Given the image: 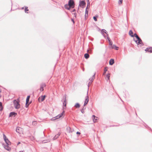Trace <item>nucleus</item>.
<instances>
[{"label": "nucleus", "instance_id": "9d476101", "mask_svg": "<svg viewBox=\"0 0 152 152\" xmlns=\"http://www.w3.org/2000/svg\"><path fill=\"white\" fill-rule=\"evenodd\" d=\"M45 95L42 96L41 97H39L38 100L39 101L42 102L45 99Z\"/></svg>", "mask_w": 152, "mask_h": 152}, {"label": "nucleus", "instance_id": "1a4fd4ad", "mask_svg": "<svg viewBox=\"0 0 152 152\" xmlns=\"http://www.w3.org/2000/svg\"><path fill=\"white\" fill-rule=\"evenodd\" d=\"M30 96H28L27 97V98H26V107H27L28 106V105L29 104H28V102L29 101V99H30Z\"/></svg>", "mask_w": 152, "mask_h": 152}, {"label": "nucleus", "instance_id": "2eb2a0df", "mask_svg": "<svg viewBox=\"0 0 152 152\" xmlns=\"http://www.w3.org/2000/svg\"><path fill=\"white\" fill-rule=\"evenodd\" d=\"M66 130L67 132L69 133L72 132L73 131V130H72L69 127H67V128Z\"/></svg>", "mask_w": 152, "mask_h": 152}, {"label": "nucleus", "instance_id": "a211bd4d", "mask_svg": "<svg viewBox=\"0 0 152 152\" xmlns=\"http://www.w3.org/2000/svg\"><path fill=\"white\" fill-rule=\"evenodd\" d=\"M93 120L94 123L96 122L97 118V117H96L95 115H93L92 116Z\"/></svg>", "mask_w": 152, "mask_h": 152}, {"label": "nucleus", "instance_id": "de8ad7c7", "mask_svg": "<svg viewBox=\"0 0 152 152\" xmlns=\"http://www.w3.org/2000/svg\"><path fill=\"white\" fill-rule=\"evenodd\" d=\"M88 87H89V86L88 87Z\"/></svg>", "mask_w": 152, "mask_h": 152}, {"label": "nucleus", "instance_id": "aec40b11", "mask_svg": "<svg viewBox=\"0 0 152 152\" xmlns=\"http://www.w3.org/2000/svg\"><path fill=\"white\" fill-rule=\"evenodd\" d=\"M66 96L64 99V102H63V105L65 107H66Z\"/></svg>", "mask_w": 152, "mask_h": 152}, {"label": "nucleus", "instance_id": "473e14b6", "mask_svg": "<svg viewBox=\"0 0 152 152\" xmlns=\"http://www.w3.org/2000/svg\"><path fill=\"white\" fill-rule=\"evenodd\" d=\"M27 8H28V7H25V11L26 12L27 11H28V10L27 9Z\"/></svg>", "mask_w": 152, "mask_h": 152}, {"label": "nucleus", "instance_id": "412c9836", "mask_svg": "<svg viewBox=\"0 0 152 152\" xmlns=\"http://www.w3.org/2000/svg\"><path fill=\"white\" fill-rule=\"evenodd\" d=\"M60 133H59L57 135H56L53 138V140H55L56 139H57L58 136L60 135Z\"/></svg>", "mask_w": 152, "mask_h": 152}, {"label": "nucleus", "instance_id": "37998d69", "mask_svg": "<svg viewBox=\"0 0 152 152\" xmlns=\"http://www.w3.org/2000/svg\"><path fill=\"white\" fill-rule=\"evenodd\" d=\"M76 13H74V15H75V17H76V15H75Z\"/></svg>", "mask_w": 152, "mask_h": 152}, {"label": "nucleus", "instance_id": "a19ab883", "mask_svg": "<svg viewBox=\"0 0 152 152\" xmlns=\"http://www.w3.org/2000/svg\"><path fill=\"white\" fill-rule=\"evenodd\" d=\"M19 152H25V151H21Z\"/></svg>", "mask_w": 152, "mask_h": 152}, {"label": "nucleus", "instance_id": "58836bf2", "mask_svg": "<svg viewBox=\"0 0 152 152\" xmlns=\"http://www.w3.org/2000/svg\"><path fill=\"white\" fill-rule=\"evenodd\" d=\"M72 21L73 22V23H74V21L73 19H72Z\"/></svg>", "mask_w": 152, "mask_h": 152}, {"label": "nucleus", "instance_id": "a878e982", "mask_svg": "<svg viewBox=\"0 0 152 152\" xmlns=\"http://www.w3.org/2000/svg\"><path fill=\"white\" fill-rule=\"evenodd\" d=\"M102 34H103L104 33L105 34H107V32L106 31L105 29H102Z\"/></svg>", "mask_w": 152, "mask_h": 152}, {"label": "nucleus", "instance_id": "f03ea898", "mask_svg": "<svg viewBox=\"0 0 152 152\" xmlns=\"http://www.w3.org/2000/svg\"><path fill=\"white\" fill-rule=\"evenodd\" d=\"M13 104L15 108L16 109H18L20 107V104H19V101L14 100L13 101Z\"/></svg>", "mask_w": 152, "mask_h": 152}, {"label": "nucleus", "instance_id": "dca6fc26", "mask_svg": "<svg viewBox=\"0 0 152 152\" xmlns=\"http://www.w3.org/2000/svg\"><path fill=\"white\" fill-rule=\"evenodd\" d=\"M17 115V113L14 112H11L10 113L9 116L10 117H12L14 115V116Z\"/></svg>", "mask_w": 152, "mask_h": 152}, {"label": "nucleus", "instance_id": "49530a36", "mask_svg": "<svg viewBox=\"0 0 152 152\" xmlns=\"http://www.w3.org/2000/svg\"><path fill=\"white\" fill-rule=\"evenodd\" d=\"M85 17H86V15H85ZM85 18H86V17Z\"/></svg>", "mask_w": 152, "mask_h": 152}, {"label": "nucleus", "instance_id": "4468645a", "mask_svg": "<svg viewBox=\"0 0 152 152\" xmlns=\"http://www.w3.org/2000/svg\"><path fill=\"white\" fill-rule=\"evenodd\" d=\"M110 48H111V49H114L116 50H118V48L115 45H113L111 46V47H110Z\"/></svg>", "mask_w": 152, "mask_h": 152}, {"label": "nucleus", "instance_id": "bb28decb", "mask_svg": "<svg viewBox=\"0 0 152 152\" xmlns=\"http://www.w3.org/2000/svg\"><path fill=\"white\" fill-rule=\"evenodd\" d=\"M109 47L110 48L111 46L112 45H112V42L111 41H110L109 42Z\"/></svg>", "mask_w": 152, "mask_h": 152}, {"label": "nucleus", "instance_id": "f8f14e48", "mask_svg": "<svg viewBox=\"0 0 152 152\" xmlns=\"http://www.w3.org/2000/svg\"><path fill=\"white\" fill-rule=\"evenodd\" d=\"M46 86V84L45 83H42L40 86V91H43L44 89L43 88Z\"/></svg>", "mask_w": 152, "mask_h": 152}, {"label": "nucleus", "instance_id": "c756f323", "mask_svg": "<svg viewBox=\"0 0 152 152\" xmlns=\"http://www.w3.org/2000/svg\"><path fill=\"white\" fill-rule=\"evenodd\" d=\"M122 1H123L122 0H119V1L118 2V4H121L122 3Z\"/></svg>", "mask_w": 152, "mask_h": 152}, {"label": "nucleus", "instance_id": "423d86ee", "mask_svg": "<svg viewBox=\"0 0 152 152\" xmlns=\"http://www.w3.org/2000/svg\"><path fill=\"white\" fill-rule=\"evenodd\" d=\"M64 111H63L62 113L61 114L58 115L56 116L53 118H52L53 120H55L56 119H58V118H60V117H61L64 114Z\"/></svg>", "mask_w": 152, "mask_h": 152}, {"label": "nucleus", "instance_id": "7c9ffc66", "mask_svg": "<svg viewBox=\"0 0 152 152\" xmlns=\"http://www.w3.org/2000/svg\"><path fill=\"white\" fill-rule=\"evenodd\" d=\"M93 18H94V20L95 21H97V19H96V17H95V16Z\"/></svg>", "mask_w": 152, "mask_h": 152}, {"label": "nucleus", "instance_id": "20e7f679", "mask_svg": "<svg viewBox=\"0 0 152 152\" xmlns=\"http://www.w3.org/2000/svg\"><path fill=\"white\" fill-rule=\"evenodd\" d=\"M95 74L94 73V75H93L90 78H89V82L88 83V86L89 87V86L91 84V83L93 81L94 79L95 78Z\"/></svg>", "mask_w": 152, "mask_h": 152}, {"label": "nucleus", "instance_id": "0eeeda50", "mask_svg": "<svg viewBox=\"0 0 152 152\" xmlns=\"http://www.w3.org/2000/svg\"><path fill=\"white\" fill-rule=\"evenodd\" d=\"M68 4L69 5V7L71 8H73L74 7V2L73 1L70 0L69 1Z\"/></svg>", "mask_w": 152, "mask_h": 152}, {"label": "nucleus", "instance_id": "ea45409f", "mask_svg": "<svg viewBox=\"0 0 152 152\" xmlns=\"http://www.w3.org/2000/svg\"><path fill=\"white\" fill-rule=\"evenodd\" d=\"M85 105H86V101H85L84 104V106H85Z\"/></svg>", "mask_w": 152, "mask_h": 152}, {"label": "nucleus", "instance_id": "c03bdc74", "mask_svg": "<svg viewBox=\"0 0 152 152\" xmlns=\"http://www.w3.org/2000/svg\"><path fill=\"white\" fill-rule=\"evenodd\" d=\"M84 68H83V71H84Z\"/></svg>", "mask_w": 152, "mask_h": 152}, {"label": "nucleus", "instance_id": "b1692460", "mask_svg": "<svg viewBox=\"0 0 152 152\" xmlns=\"http://www.w3.org/2000/svg\"><path fill=\"white\" fill-rule=\"evenodd\" d=\"M3 109V107L2 106V103L1 102H0V111H1Z\"/></svg>", "mask_w": 152, "mask_h": 152}, {"label": "nucleus", "instance_id": "9b49d317", "mask_svg": "<svg viewBox=\"0 0 152 152\" xmlns=\"http://www.w3.org/2000/svg\"><path fill=\"white\" fill-rule=\"evenodd\" d=\"M87 6L86 7V15H88V11L87 10V9H88L90 7V3L89 2V0H87Z\"/></svg>", "mask_w": 152, "mask_h": 152}, {"label": "nucleus", "instance_id": "393cba45", "mask_svg": "<svg viewBox=\"0 0 152 152\" xmlns=\"http://www.w3.org/2000/svg\"><path fill=\"white\" fill-rule=\"evenodd\" d=\"M75 107L76 108H79L80 107V105L79 104L77 103L75 105Z\"/></svg>", "mask_w": 152, "mask_h": 152}, {"label": "nucleus", "instance_id": "c85d7f7f", "mask_svg": "<svg viewBox=\"0 0 152 152\" xmlns=\"http://www.w3.org/2000/svg\"><path fill=\"white\" fill-rule=\"evenodd\" d=\"M89 57V55L88 53H86V59H88Z\"/></svg>", "mask_w": 152, "mask_h": 152}, {"label": "nucleus", "instance_id": "4be33fe9", "mask_svg": "<svg viewBox=\"0 0 152 152\" xmlns=\"http://www.w3.org/2000/svg\"><path fill=\"white\" fill-rule=\"evenodd\" d=\"M129 35L132 37H133L134 35H133V33L132 30L129 31Z\"/></svg>", "mask_w": 152, "mask_h": 152}, {"label": "nucleus", "instance_id": "cd10ccee", "mask_svg": "<svg viewBox=\"0 0 152 152\" xmlns=\"http://www.w3.org/2000/svg\"><path fill=\"white\" fill-rule=\"evenodd\" d=\"M106 77H107V78L108 80H109L110 77V74H107L106 75Z\"/></svg>", "mask_w": 152, "mask_h": 152}, {"label": "nucleus", "instance_id": "f704fd0d", "mask_svg": "<svg viewBox=\"0 0 152 152\" xmlns=\"http://www.w3.org/2000/svg\"><path fill=\"white\" fill-rule=\"evenodd\" d=\"M86 104L88 102V100H89V99H88V98H86Z\"/></svg>", "mask_w": 152, "mask_h": 152}, {"label": "nucleus", "instance_id": "79ce46f5", "mask_svg": "<svg viewBox=\"0 0 152 152\" xmlns=\"http://www.w3.org/2000/svg\"><path fill=\"white\" fill-rule=\"evenodd\" d=\"M86 54H85L84 55V56L85 58H86Z\"/></svg>", "mask_w": 152, "mask_h": 152}, {"label": "nucleus", "instance_id": "2f4dec72", "mask_svg": "<svg viewBox=\"0 0 152 152\" xmlns=\"http://www.w3.org/2000/svg\"><path fill=\"white\" fill-rule=\"evenodd\" d=\"M81 112L82 113H84L85 112L84 108H83L82 110H81Z\"/></svg>", "mask_w": 152, "mask_h": 152}, {"label": "nucleus", "instance_id": "4c0bfd02", "mask_svg": "<svg viewBox=\"0 0 152 152\" xmlns=\"http://www.w3.org/2000/svg\"><path fill=\"white\" fill-rule=\"evenodd\" d=\"M87 52L89 53H90V52H89V50H87Z\"/></svg>", "mask_w": 152, "mask_h": 152}, {"label": "nucleus", "instance_id": "c9c22d12", "mask_svg": "<svg viewBox=\"0 0 152 152\" xmlns=\"http://www.w3.org/2000/svg\"><path fill=\"white\" fill-rule=\"evenodd\" d=\"M107 39H108V40L109 42V41H111V40H110V38L109 37H107Z\"/></svg>", "mask_w": 152, "mask_h": 152}, {"label": "nucleus", "instance_id": "e433bc0d", "mask_svg": "<svg viewBox=\"0 0 152 152\" xmlns=\"http://www.w3.org/2000/svg\"><path fill=\"white\" fill-rule=\"evenodd\" d=\"M76 133L77 134H80V133L78 132H77Z\"/></svg>", "mask_w": 152, "mask_h": 152}, {"label": "nucleus", "instance_id": "39448f33", "mask_svg": "<svg viewBox=\"0 0 152 152\" xmlns=\"http://www.w3.org/2000/svg\"><path fill=\"white\" fill-rule=\"evenodd\" d=\"M85 2L83 0H80L79 6L81 8H83L85 6Z\"/></svg>", "mask_w": 152, "mask_h": 152}, {"label": "nucleus", "instance_id": "a18cd8bd", "mask_svg": "<svg viewBox=\"0 0 152 152\" xmlns=\"http://www.w3.org/2000/svg\"><path fill=\"white\" fill-rule=\"evenodd\" d=\"M20 142H18V144H20Z\"/></svg>", "mask_w": 152, "mask_h": 152}, {"label": "nucleus", "instance_id": "72a5a7b5", "mask_svg": "<svg viewBox=\"0 0 152 152\" xmlns=\"http://www.w3.org/2000/svg\"><path fill=\"white\" fill-rule=\"evenodd\" d=\"M107 69H106V68H105L104 69V73H103V74H104L105 73H106V71H107Z\"/></svg>", "mask_w": 152, "mask_h": 152}, {"label": "nucleus", "instance_id": "ddd939ff", "mask_svg": "<svg viewBox=\"0 0 152 152\" xmlns=\"http://www.w3.org/2000/svg\"><path fill=\"white\" fill-rule=\"evenodd\" d=\"M8 145H6L4 146V148L5 149L7 150L10 151L11 150V148L8 146Z\"/></svg>", "mask_w": 152, "mask_h": 152}, {"label": "nucleus", "instance_id": "6e6552de", "mask_svg": "<svg viewBox=\"0 0 152 152\" xmlns=\"http://www.w3.org/2000/svg\"><path fill=\"white\" fill-rule=\"evenodd\" d=\"M22 129L21 128L18 127H17L16 129V131L17 132L20 134L22 133Z\"/></svg>", "mask_w": 152, "mask_h": 152}, {"label": "nucleus", "instance_id": "f257e3e1", "mask_svg": "<svg viewBox=\"0 0 152 152\" xmlns=\"http://www.w3.org/2000/svg\"><path fill=\"white\" fill-rule=\"evenodd\" d=\"M133 35L134 37H136L137 39V40H135V42L137 44V45L141 44L142 43V41L140 38L135 33Z\"/></svg>", "mask_w": 152, "mask_h": 152}, {"label": "nucleus", "instance_id": "f3484780", "mask_svg": "<svg viewBox=\"0 0 152 152\" xmlns=\"http://www.w3.org/2000/svg\"><path fill=\"white\" fill-rule=\"evenodd\" d=\"M145 50L146 51H147L148 52L151 53L152 52V48H147L146 50Z\"/></svg>", "mask_w": 152, "mask_h": 152}, {"label": "nucleus", "instance_id": "7ed1b4c3", "mask_svg": "<svg viewBox=\"0 0 152 152\" xmlns=\"http://www.w3.org/2000/svg\"><path fill=\"white\" fill-rule=\"evenodd\" d=\"M3 138L6 143L8 145H11V142L9 141L8 138L7 137L6 135L4 134H3Z\"/></svg>", "mask_w": 152, "mask_h": 152}, {"label": "nucleus", "instance_id": "6ab92c4d", "mask_svg": "<svg viewBox=\"0 0 152 152\" xmlns=\"http://www.w3.org/2000/svg\"><path fill=\"white\" fill-rule=\"evenodd\" d=\"M114 63V60L113 59H111L109 62V64L110 65H112Z\"/></svg>", "mask_w": 152, "mask_h": 152}, {"label": "nucleus", "instance_id": "5701e85b", "mask_svg": "<svg viewBox=\"0 0 152 152\" xmlns=\"http://www.w3.org/2000/svg\"><path fill=\"white\" fill-rule=\"evenodd\" d=\"M65 8L66 9H68V10H69V9H70V8H71V7H69V4H68H68H65Z\"/></svg>", "mask_w": 152, "mask_h": 152}]
</instances>
